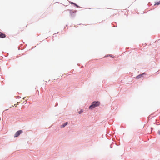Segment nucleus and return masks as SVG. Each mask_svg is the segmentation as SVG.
Masks as SVG:
<instances>
[{
    "label": "nucleus",
    "mask_w": 160,
    "mask_h": 160,
    "mask_svg": "<svg viewBox=\"0 0 160 160\" xmlns=\"http://www.w3.org/2000/svg\"><path fill=\"white\" fill-rule=\"evenodd\" d=\"M100 102H93L92 103V105L89 107L90 109H92L96 107L99 105Z\"/></svg>",
    "instance_id": "obj_1"
},
{
    "label": "nucleus",
    "mask_w": 160,
    "mask_h": 160,
    "mask_svg": "<svg viewBox=\"0 0 160 160\" xmlns=\"http://www.w3.org/2000/svg\"><path fill=\"white\" fill-rule=\"evenodd\" d=\"M22 133V131L21 130L18 131L14 134V137H16L18 136L20 134Z\"/></svg>",
    "instance_id": "obj_2"
},
{
    "label": "nucleus",
    "mask_w": 160,
    "mask_h": 160,
    "mask_svg": "<svg viewBox=\"0 0 160 160\" xmlns=\"http://www.w3.org/2000/svg\"><path fill=\"white\" fill-rule=\"evenodd\" d=\"M76 10L75 11H71L70 12V13L72 17H73L75 16V13L76 12Z\"/></svg>",
    "instance_id": "obj_3"
},
{
    "label": "nucleus",
    "mask_w": 160,
    "mask_h": 160,
    "mask_svg": "<svg viewBox=\"0 0 160 160\" xmlns=\"http://www.w3.org/2000/svg\"><path fill=\"white\" fill-rule=\"evenodd\" d=\"M6 35L2 32H0V38H5Z\"/></svg>",
    "instance_id": "obj_4"
},
{
    "label": "nucleus",
    "mask_w": 160,
    "mask_h": 160,
    "mask_svg": "<svg viewBox=\"0 0 160 160\" xmlns=\"http://www.w3.org/2000/svg\"><path fill=\"white\" fill-rule=\"evenodd\" d=\"M145 73H142L141 74L137 76L136 77V78L137 79H139L140 78H141L142 77V75H145Z\"/></svg>",
    "instance_id": "obj_5"
},
{
    "label": "nucleus",
    "mask_w": 160,
    "mask_h": 160,
    "mask_svg": "<svg viewBox=\"0 0 160 160\" xmlns=\"http://www.w3.org/2000/svg\"><path fill=\"white\" fill-rule=\"evenodd\" d=\"M68 124V122H66L65 123H64V124H63V125H62V126H61V127H65L66 125H67Z\"/></svg>",
    "instance_id": "obj_6"
},
{
    "label": "nucleus",
    "mask_w": 160,
    "mask_h": 160,
    "mask_svg": "<svg viewBox=\"0 0 160 160\" xmlns=\"http://www.w3.org/2000/svg\"><path fill=\"white\" fill-rule=\"evenodd\" d=\"M160 4V2H159L157 3L156 4H155V5H156V4L158 5Z\"/></svg>",
    "instance_id": "obj_7"
},
{
    "label": "nucleus",
    "mask_w": 160,
    "mask_h": 160,
    "mask_svg": "<svg viewBox=\"0 0 160 160\" xmlns=\"http://www.w3.org/2000/svg\"><path fill=\"white\" fill-rule=\"evenodd\" d=\"M82 112V111L81 110L80 111H79V113H81Z\"/></svg>",
    "instance_id": "obj_8"
},
{
    "label": "nucleus",
    "mask_w": 160,
    "mask_h": 160,
    "mask_svg": "<svg viewBox=\"0 0 160 160\" xmlns=\"http://www.w3.org/2000/svg\"><path fill=\"white\" fill-rule=\"evenodd\" d=\"M76 6L77 7H78V5H76Z\"/></svg>",
    "instance_id": "obj_9"
},
{
    "label": "nucleus",
    "mask_w": 160,
    "mask_h": 160,
    "mask_svg": "<svg viewBox=\"0 0 160 160\" xmlns=\"http://www.w3.org/2000/svg\"><path fill=\"white\" fill-rule=\"evenodd\" d=\"M18 103H19V102H17V104H18Z\"/></svg>",
    "instance_id": "obj_10"
},
{
    "label": "nucleus",
    "mask_w": 160,
    "mask_h": 160,
    "mask_svg": "<svg viewBox=\"0 0 160 160\" xmlns=\"http://www.w3.org/2000/svg\"><path fill=\"white\" fill-rule=\"evenodd\" d=\"M14 105L15 106V107H16V105L15 104H14Z\"/></svg>",
    "instance_id": "obj_11"
},
{
    "label": "nucleus",
    "mask_w": 160,
    "mask_h": 160,
    "mask_svg": "<svg viewBox=\"0 0 160 160\" xmlns=\"http://www.w3.org/2000/svg\"><path fill=\"white\" fill-rule=\"evenodd\" d=\"M14 105L15 106V107H16V105L15 104H14Z\"/></svg>",
    "instance_id": "obj_12"
},
{
    "label": "nucleus",
    "mask_w": 160,
    "mask_h": 160,
    "mask_svg": "<svg viewBox=\"0 0 160 160\" xmlns=\"http://www.w3.org/2000/svg\"><path fill=\"white\" fill-rule=\"evenodd\" d=\"M14 105L15 106V107H16V105L15 104H14Z\"/></svg>",
    "instance_id": "obj_13"
}]
</instances>
